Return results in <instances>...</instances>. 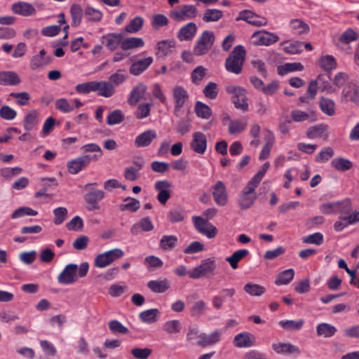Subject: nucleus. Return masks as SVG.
<instances>
[{
	"label": "nucleus",
	"mask_w": 359,
	"mask_h": 359,
	"mask_svg": "<svg viewBox=\"0 0 359 359\" xmlns=\"http://www.w3.org/2000/svg\"><path fill=\"white\" fill-rule=\"evenodd\" d=\"M89 271V264L82 262L79 266L76 264H69L57 276V282L61 285H72L79 278L85 277Z\"/></svg>",
	"instance_id": "obj_1"
},
{
	"label": "nucleus",
	"mask_w": 359,
	"mask_h": 359,
	"mask_svg": "<svg viewBox=\"0 0 359 359\" xmlns=\"http://www.w3.org/2000/svg\"><path fill=\"white\" fill-rule=\"evenodd\" d=\"M245 54L246 51L243 46H236L226 60V69L229 72L239 74L243 69Z\"/></svg>",
	"instance_id": "obj_2"
},
{
	"label": "nucleus",
	"mask_w": 359,
	"mask_h": 359,
	"mask_svg": "<svg viewBox=\"0 0 359 359\" xmlns=\"http://www.w3.org/2000/svg\"><path fill=\"white\" fill-rule=\"evenodd\" d=\"M217 268L215 257L203 259L200 264L193 268L189 273V277L192 279H199L203 277L213 276Z\"/></svg>",
	"instance_id": "obj_3"
},
{
	"label": "nucleus",
	"mask_w": 359,
	"mask_h": 359,
	"mask_svg": "<svg viewBox=\"0 0 359 359\" xmlns=\"http://www.w3.org/2000/svg\"><path fill=\"white\" fill-rule=\"evenodd\" d=\"M215 40L214 32L205 30L195 42L193 52L196 56H202L207 54L212 48Z\"/></svg>",
	"instance_id": "obj_4"
},
{
	"label": "nucleus",
	"mask_w": 359,
	"mask_h": 359,
	"mask_svg": "<svg viewBox=\"0 0 359 359\" xmlns=\"http://www.w3.org/2000/svg\"><path fill=\"white\" fill-rule=\"evenodd\" d=\"M226 91L233 95L232 102L236 108L241 109L243 111L248 109L245 89L241 86L230 85L226 87Z\"/></svg>",
	"instance_id": "obj_5"
},
{
	"label": "nucleus",
	"mask_w": 359,
	"mask_h": 359,
	"mask_svg": "<svg viewBox=\"0 0 359 359\" xmlns=\"http://www.w3.org/2000/svg\"><path fill=\"white\" fill-rule=\"evenodd\" d=\"M256 188L257 187L248 182L242 190L238 198V204L241 209H248L254 204L257 196Z\"/></svg>",
	"instance_id": "obj_6"
},
{
	"label": "nucleus",
	"mask_w": 359,
	"mask_h": 359,
	"mask_svg": "<svg viewBox=\"0 0 359 359\" xmlns=\"http://www.w3.org/2000/svg\"><path fill=\"white\" fill-rule=\"evenodd\" d=\"M351 203L349 199L341 201L327 203L320 206V210L325 214L341 213L349 214L351 212Z\"/></svg>",
	"instance_id": "obj_7"
},
{
	"label": "nucleus",
	"mask_w": 359,
	"mask_h": 359,
	"mask_svg": "<svg viewBox=\"0 0 359 359\" xmlns=\"http://www.w3.org/2000/svg\"><path fill=\"white\" fill-rule=\"evenodd\" d=\"M197 8L193 5H183L170 12V17L178 22L191 20L196 17Z\"/></svg>",
	"instance_id": "obj_8"
},
{
	"label": "nucleus",
	"mask_w": 359,
	"mask_h": 359,
	"mask_svg": "<svg viewBox=\"0 0 359 359\" xmlns=\"http://www.w3.org/2000/svg\"><path fill=\"white\" fill-rule=\"evenodd\" d=\"M192 221L196 230L208 238H212L217 235V229L207 219L199 216H194Z\"/></svg>",
	"instance_id": "obj_9"
},
{
	"label": "nucleus",
	"mask_w": 359,
	"mask_h": 359,
	"mask_svg": "<svg viewBox=\"0 0 359 359\" xmlns=\"http://www.w3.org/2000/svg\"><path fill=\"white\" fill-rule=\"evenodd\" d=\"M172 97L174 100V114L179 116L182 108L189 100L188 92L181 86H175L172 89Z\"/></svg>",
	"instance_id": "obj_10"
},
{
	"label": "nucleus",
	"mask_w": 359,
	"mask_h": 359,
	"mask_svg": "<svg viewBox=\"0 0 359 359\" xmlns=\"http://www.w3.org/2000/svg\"><path fill=\"white\" fill-rule=\"evenodd\" d=\"M211 193L215 203L219 206H224L228 203L226 187L222 181H217L211 187Z\"/></svg>",
	"instance_id": "obj_11"
},
{
	"label": "nucleus",
	"mask_w": 359,
	"mask_h": 359,
	"mask_svg": "<svg viewBox=\"0 0 359 359\" xmlns=\"http://www.w3.org/2000/svg\"><path fill=\"white\" fill-rule=\"evenodd\" d=\"M252 39L254 44L266 46H271L280 39L277 34L266 31L255 32Z\"/></svg>",
	"instance_id": "obj_12"
},
{
	"label": "nucleus",
	"mask_w": 359,
	"mask_h": 359,
	"mask_svg": "<svg viewBox=\"0 0 359 359\" xmlns=\"http://www.w3.org/2000/svg\"><path fill=\"white\" fill-rule=\"evenodd\" d=\"M92 157L90 155L79 156L67 163V168L71 174L76 175L86 168L91 162Z\"/></svg>",
	"instance_id": "obj_13"
},
{
	"label": "nucleus",
	"mask_w": 359,
	"mask_h": 359,
	"mask_svg": "<svg viewBox=\"0 0 359 359\" xmlns=\"http://www.w3.org/2000/svg\"><path fill=\"white\" fill-rule=\"evenodd\" d=\"M207 138L204 133L199 131L193 133L190 147L195 153L203 154L207 149Z\"/></svg>",
	"instance_id": "obj_14"
},
{
	"label": "nucleus",
	"mask_w": 359,
	"mask_h": 359,
	"mask_svg": "<svg viewBox=\"0 0 359 359\" xmlns=\"http://www.w3.org/2000/svg\"><path fill=\"white\" fill-rule=\"evenodd\" d=\"M154 58L151 56L134 61L130 67L129 72L132 75L139 76L144 72L153 63Z\"/></svg>",
	"instance_id": "obj_15"
},
{
	"label": "nucleus",
	"mask_w": 359,
	"mask_h": 359,
	"mask_svg": "<svg viewBox=\"0 0 359 359\" xmlns=\"http://www.w3.org/2000/svg\"><path fill=\"white\" fill-rule=\"evenodd\" d=\"M104 193L102 190H92L85 194L84 200L87 203V209L90 211L99 209L98 202L103 199Z\"/></svg>",
	"instance_id": "obj_16"
},
{
	"label": "nucleus",
	"mask_w": 359,
	"mask_h": 359,
	"mask_svg": "<svg viewBox=\"0 0 359 359\" xmlns=\"http://www.w3.org/2000/svg\"><path fill=\"white\" fill-rule=\"evenodd\" d=\"M236 20H244L250 25L255 26L264 25L266 23V19L259 17L256 13L249 10H244L238 13Z\"/></svg>",
	"instance_id": "obj_17"
},
{
	"label": "nucleus",
	"mask_w": 359,
	"mask_h": 359,
	"mask_svg": "<svg viewBox=\"0 0 359 359\" xmlns=\"http://www.w3.org/2000/svg\"><path fill=\"white\" fill-rule=\"evenodd\" d=\"M154 229V225L149 217H144L140 219L139 222L135 223L130 229L131 234L137 236L142 231L149 232Z\"/></svg>",
	"instance_id": "obj_18"
},
{
	"label": "nucleus",
	"mask_w": 359,
	"mask_h": 359,
	"mask_svg": "<svg viewBox=\"0 0 359 359\" xmlns=\"http://www.w3.org/2000/svg\"><path fill=\"white\" fill-rule=\"evenodd\" d=\"M255 343V337L250 332H243L236 334L233 338V344L238 348H249Z\"/></svg>",
	"instance_id": "obj_19"
},
{
	"label": "nucleus",
	"mask_w": 359,
	"mask_h": 359,
	"mask_svg": "<svg viewBox=\"0 0 359 359\" xmlns=\"http://www.w3.org/2000/svg\"><path fill=\"white\" fill-rule=\"evenodd\" d=\"M198 27L196 23L189 22L182 26L177 34V37L180 41H191L197 33Z\"/></svg>",
	"instance_id": "obj_20"
},
{
	"label": "nucleus",
	"mask_w": 359,
	"mask_h": 359,
	"mask_svg": "<svg viewBox=\"0 0 359 359\" xmlns=\"http://www.w3.org/2000/svg\"><path fill=\"white\" fill-rule=\"evenodd\" d=\"M175 47L172 40H162L158 41L155 47V54L158 58H163L170 54Z\"/></svg>",
	"instance_id": "obj_21"
},
{
	"label": "nucleus",
	"mask_w": 359,
	"mask_h": 359,
	"mask_svg": "<svg viewBox=\"0 0 359 359\" xmlns=\"http://www.w3.org/2000/svg\"><path fill=\"white\" fill-rule=\"evenodd\" d=\"M221 334V332L218 330L208 334L202 332L201 339L196 342V345L203 348L215 345L220 341Z\"/></svg>",
	"instance_id": "obj_22"
},
{
	"label": "nucleus",
	"mask_w": 359,
	"mask_h": 359,
	"mask_svg": "<svg viewBox=\"0 0 359 359\" xmlns=\"http://www.w3.org/2000/svg\"><path fill=\"white\" fill-rule=\"evenodd\" d=\"M95 92L100 96L108 98L115 93L114 86L109 81H94Z\"/></svg>",
	"instance_id": "obj_23"
},
{
	"label": "nucleus",
	"mask_w": 359,
	"mask_h": 359,
	"mask_svg": "<svg viewBox=\"0 0 359 359\" xmlns=\"http://www.w3.org/2000/svg\"><path fill=\"white\" fill-rule=\"evenodd\" d=\"M156 137L157 134L154 130H147L135 137V145L137 147H148Z\"/></svg>",
	"instance_id": "obj_24"
},
{
	"label": "nucleus",
	"mask_w": 359,
	"mask_h": 359,
	"mask_svg": "<svg viewBox=\"0 0 359 359\" xmlns=\"http://www.w3.org/2000/svg\"><path fill=\"white\" fill-rule=\"evenodd\" d=\"M147 89V86L142 83L135 85L128 95V104L135 106L144 97Z\"/></svg>",
	"instance_id": "obj_25"
},
{
	"label": "nucleus",
	"mask_w": 359,
	"mask_h": 359,
	"mask_svg": "<svg viewBox=\"0 0 359 359\" xmlns=\"http://www.w3.org/2000/svg\"><path fill=\"white\" fill-rule=\"evenodd\" d=\"M147 287L154 293H164L170 287V281L166 279H157L149 280L147 283Z\"/></svg>",
	"instance_id": "obj_26"
},
{
	"label": "nucleus",
	"mask_w": 359,
	"mask_h": 359,
	"mask_svg": "<svg viewBox=\"0 0 359 359\" xmlns=\"http://www.w3.org/2000/svg\"><path fill=\"white\" fill-rule=\"evenodd\" d=\"M21 82L18 74L13 71L0 72V85L16 86Z\"/></svg>",
	"instance_id": "obj_27"
},
{
	"label": "nucleus",
	"mask_w": 359,
	"mask_h": 359,
	"mask_svg": "<svg viewBox=\"0 0 359 359\" xmlns=\"http://www.w3.org/2000/svg\"><path fill=\"white\" fill-rule=\"evenodd\" d=\"M12 11L14 13L25 17L32 15L36 12V9L32 4L22 1L13 4Z\"/></svg>",
	"instance_id": "obj_28"
},
{
	"label": "nucleus",
	"mask_w": 359,
	"mask_h": 359,
	"mask_svg": "<svg viewBox=\"0 0 359 359\" xmlns=\"http://www.w3.org/2000/svg\"><path fill=\"white\" fill-rule=\"evenodd\" d=\"M51 61L50 56H46L44 49L40 50L38 55H34L30 60V68L35 70L39 67L48 65Z\"/></svg>",
	"instance_id": "obj_29"
},
{
	"label": "nucleus",
	"mask_w": 359,
	"mask_h": 359,
	"mask_svg": "<svg viewBox=\"0 0 359 359\" xmlns=\"http://www.w3.org/2000/svg\"><path fill=\"white\" fill-rule=\"evenodd\" d=\"M328 130V126L324 123L316 125L310 127L306 131V135L309 138L313 139L320 137L327 139L328 135L326 133Z\"/></svg>",
	"instance_id": "obj_30"
},
{
	"label": "nucleus",
	"mask_w": 359,
	"mask_h": 359,
	"mask_svg": "<svg viewBox=\"0 0 359 359\" xmlns=\"http://www.w3.org/2000/svg\"><path fill=\"white\" fill-rule=\"evenodd\" d=\"M105 41L107 48L110 50H114L119 45L121 46L123 35L117 33H110L102 37Z\"/></svg>",
	"instance_id": "obj_31"
},
{
	"label": "nucleus",
	"mask_w": 359,
	"mask_h": 359,
	"mask_svg": "<svg viewBox=\"0 0 359 359\" xmlns=\"http://www.w3.org/2000/svg\"><path fill=\"white\" fill-rule=\"evenodd\" d=\"M144 46V41L142 38L139 37H128L123 39L121 43V49L123 50H128L133 49H138Z\"/></svg>",
	"instance_id": "obj_32"
},
{
	"label": "nucleus",
	"mask_w": 359,
	"mask_h": 359,
	"mask_svg": "<svg viewBox=\"0 0 359 359\" xmlns=\"http://www.w3.org/2000/svg\"><path fill=\"white\" fill-rule=\"evenodd\" d=\"M272 348L278 354L299 353V348L289 343L273 344Z\"/></svg>",
	"instance_id": "obj_33"
},
{
	"label": "nucleus",
	"mask_w": 359,
	"mask_h": 359,
	"mask_svg": "<svg viewBox=\"0 0 359 359\" xmlns=\"http://www.w3.org/2000/svg\"><path fill=\"white\" fill-rule=\"evenodd\" d=\"M38 116L39 113L34 109L30 111L25 115L23 126L27 132L34 130L36 126L39 123Z\"/></svg>",
	"instance_id": "obj_34"
},
{
	"label": "nucleus",
	"mask_w": 359,
	"mask_h": 359,
	"mask_svg": "<svg viewBox=\"0 0 359 359\" xmlns=\"http://www.w3.org/2000/svg\"><path fill=\"white\" fill-rule=\"evenodd\" d=\"M70 14L72 19V25L74 27H79L82 21V18L84 15V11L81 6L77 4H74L70 8Z\"/></svg>",
	"instance_id": "obj_35"
},
{
	"label": "nucleus",
	"mask_w": 359,
	"mask_h": 359,
	"mask_svg": "<svg viewBox=\"0 0 359 359\" xmlns=\"http://www.w3.org/2000/svg\"><path fill=\"white\" fill-rule=\"evenodd\" d=\"M249 254L246 249H241L235 251L231 256L227 257L226 261L228 262L233 269L238 267V263Z\"/></svg>",
	"instance_id": "obj_36"
},
{
	"label": "nucleus",
	"mask_w": 359,
	"mask_h": 359,
	"mask_svg": "<svg viewBox=\"0 0 359 359\" xmlns=\"http://www.w3.org/2000/svg\"><path fill=\"white\" fill-rule=\"evenodd\" d=\"M290 27L292 32L296 35L306 34L309 31V25L299 19L292 20Z\"/></svg>",
	"instance_id": "obj_37"
},
{
	"label": "nucleus",
	"mask_w": 359,
	"mask_h": 359,
	"mask_svg": "<svg viewBox=\"0 0 359 359\" xmlns=\"http://www.w3.org/2000/svg\"><path fill=\"white\" fill-rule=\"evenodd\" d=\"M194 111L197 116L203 119H209L212 115L210 107L200 101L196 102Z\"/></svg>",
	"instance_id": "obj_38"
},
{
	"label": "nucleus",
	"mask_w": 359,
	"mask_h": 359,
	"mask_svg": "<svg viewBox=\"0 0 359 359\" xmlns=\"http://www.w3.org/2000/svg\"><path fill=\"white\" fill-rule=\"evenodd\" d=\"M178 238L175 235H164L161 237L159 245L163 250H171L177 243Z\"/></svg>",
	"instance_id": "obj_39"
},
{
	"label": "nucleus",
	"mask_w": 359,
	"mask_h": 359,
	"mask_svg": "<svg viewBox=\"0 0 359 359\" xmlns=\"http://www.w3.org/2000/svg\"><path fill=\"white\" fill-rule=\"evenodd\" d=\"M337 331V330L334 326L326 323H320L316 327L317 334L324 337H331Z\"/></svg>",
	"instance_id": "obj_40"
},
{
	"label": "nucleus",
	"mask_w": 359,
	"mask_h": 359,
	"mask_svg": "<svg viewBox=\"0 0 359 359\" xmlns=\"http://www.w3.org/2000/svg\"><path fill=\"white\" fill-rule=\"evenodd\" d=\"M331 165L338 171L344 172L350 170L353 167V163L348 159L339 157L332 161Z\"/></svg>",
	"instance_id": "obj_41"
},
{
	"label": "nucleus",
	"mask_w": 359,
	"mask_h": 359,
	"mask_svg": "<svg viewBox=\"0 0 359 359\" xmlns=\"http://www.w3.org/2000/svg\"><path fill=\"white\" fill-rule=\"evenodd\" d=\"M304 324V320L300 319L298 320H280L279 325L287 331H297L302 328Z\"/></svg>",
	"instance_id": "obj_42"
},
{
	"label": "nucleus",
	"mask_w": 359,
	"mask_h": 359,
	"mask_svg": "<svg viewBox=\"0 0 359 359\" xmlns=\"http://www.w3.org/2000/svg\"><path fill=\"white\" fill-rule=\"evenodd\" d=\"M344 96L353 102L359 100V91L356 86L353 83H348L342 91Z\"/></svg>",
	"instance_id": "obj_43"
},
{
	"label": "nucleus",
	"mask_w": 359,
	"mask_h": 359,
	"mask_svg": "<svg viewBox=\"0 0 359 359\" xmlns=\"http://www.w3.org/2000/svg\"><path fill=\"white\" fill-rule=\"evenodd\" d=\"M102 13L92 6H87L84 9L85 18L91 22H97L102 18Z\"/></svg>",
	"instance_id": "obj_44"
},
{
	"label": "nucleus",
	"mask_w": 359,
	"mask_h": 359,
	"mask_svg": "<svg viewBox=\"0 0 359 359\" xmlns=\"http://www.w3.org/2000/svg\"><path fill=\"white\" fill-rule=\"evenodd\" d=\"M318 64L326 72H330L337 67L335 58L330 55L322 56L319 60Z\"/></svg>",
	"instance_id": "obj_45"
},
{
	"label": "nucleus",
	"mask_w": 359,
	"mask_h": 359,
	"mask_svg": "<svg viewBox=\"0 0 359 359\" xmlns=\"http://www.w3.org/2000/svg\"><path fill=\"white\" fill-rule=\"evenodd\" d=\"M143 24V18L141 16H136L126 26L125 30L129 34L137 33L142 28Z\"/></svg>",
	"instance_id": "obj_46"
},
{
	"label": "nucleus",
	"mask_w": 359,
	"mask_h": 359,
	"mask_svg": "<svg viewBox=\"0 0 359 359\" xmlns=\"http://www.w3.org/2000/svg\"><path fill=\"white\" fill-rule=\"evenodd\" d=\"M159 311L157 309H151L141 312L140 319L145 323H153L157 320Z\"/></svg>",
	"instance_id": "obj_47"
},
{
	"label": "nucleus",
	"mask_w": 359,
	"mask_h": 359,
	"mask_svg": "<svg viewBox=\"0 0 359 359\" xmlns=\"http://www.w3.org/2000/svg\"><path fill=\"white\" fill-rule=\"evenodd\" d=\"M247 120H233L231 121L229 126V133L231 135L238 134L245 130L247 126Z\"/></svg>",
	"instance_id": "obj_48"
},
{
	"label": "nucleus",
	"mask_w": 359,
	"mask_h": 359,
	"mask_svg": "<svg viewBox=\"0 0 359 359\" xmlns=\"http://www.w3.org/2000/svg\"><path fill=\"white\" fill-rule=\"evenodd\" d=\"M123 203L120 205L121 211L136 212L140 208V203L138 200L127 197L123 200Z\"/></svg>",
	"instance_id": "obj_49"
},
{
	"label": "nucleus",
	"mask_w": 359,
	"mask_h": 359,
	"mask_svg": "<svg viewBox=\"0 0 359 359\" xmlns=\"http://www.w3.org/2000/svg\"><path fill=\"white\" fill-rule=\"evenodd\" d=\"M243 290L249 295L255 297H259L266 292V289L264 287L258 284L251 283L245 284L243 287Z\"/></svg>",
	"instance_id": "obj_50"
},
{
	"label": "nucleus",
	"mask_w": 359,
	"mask_h": 359,
	"mask_svg": "<svg viewBox=\"0 0 359 359\" xmlns=\"http://www.w3.org/2000/svg\"><path fill=\"white\" fill-rule=\"evenodd\" d=\"M294 269H286L278 275L275 280V284L276 285H287L294 278Z\"/></svg>",
	"instance_id": "obj_51"
},
{
	"label": "nucleus",
	"mask_w": 359,
	"mask_h": 359,
	"mask_svg": "<svg viewBox=\"0 0 359 359\" xmlns=\"http://www.w3.org/2000/svg\"><path fill=\"white\" fill-rule=\"evenodd\" d=\"M303 69L304 66L300 62L286 63L278 67V74L280 75H285L290 72L302 71Z\"/></svg>",
	"instance_id": "obj_52"
},
{
	"label": "nucleus",
	"mask_w": 359,
	"mask_h": 359,
	"mask_svg": "<svg viewBox=\"0 0 359 359\" xmlns=\"http://www.w3.org/2000/svg\"><path fill=\"white\" fill-rule=\"evenodd\" d=\"M81 151H83V153L95 152L96 154H95L93 156H91L92 160L98 159L103 154V151L101 147L97 144L95 143H90L83 145L81 147Z\"/></svg>",
	"instance_id": "obj_53"
},
{
	"label": "nucleus",
	"mask_w": 359,
	"mask_h": 359,
	"mask_svg": "<svg viewBox=\"0 0 359 359\" xmlns=\"http://www.w3.org/2000/svg\"><path fill=\"white\" fill-rule=\"evenodd\" d=\"M223 16L222 11L218 9H207L203 13V20L206 22H217Z\"/></svg>",
	"instance_id": "obj_54"
},
{
	"label": "nucleus",
	"mask_w": 359,
	"mask_h": 359,
	"mask_svg": "<svg viewBox=\"0 0 359 359\" xmlns=\"http://www.w3.org/2000/svg\"><path fill=\"white\" fill-rule=\"evenodd\" d=\"M320 107L323 113L330 116L334 114V102L331 99L322 97L320 100Z\"/></svg>",
	"instance_id": "obj_55"
},
{
	"label": "nucleus",
	"mask_w": 359,
	"mask_h": 359,
	"mask_svg": "<svg viewBox=\"0 0 359 359\" xmlns=\"http://www.w3.org/2000/svg\"><path fill=\"white\" fill-rule=\"evenodd\" d=\"M186 217V212L181 207L175 208L171 210L168 215V218L172 223L182 222Z\"/></svg>",
	"instance_id": "obj_56"
},
{
	"label": "nucleus",
	"mask_w": 359,
	"mask_h": 359,
	"mask_svg": "<svg viewBox=\"0 0 359 359\" xmlns=\"http://www.w3.org/2000/svg\"><path fill=\"white\" fill-rule=\"evenodd\" d=\"M108 326L109 330L114 334H128L129 330L128 327L124 326L121 322L116 320H111L108 323Z\"/></svg>",
	"instance_id": "obj_57"
},
{
	"label": "nucleus",
	"mask_w": 359,
	"mask_h": 359,
	"mask_svg": "<svg viewBox=\"0 0 359 359\" xmlns=\"http://www.w3.org/2000/svg\"><path fill=\"white\" fill-rule=\"evenodd\" d=\"M124 72L125 70L123 69L116 70L115 73L112 74L109 77V83H111L114 86H118L123 84L127 79V76Z\"/></svg>",
	"instance_id": "obj_58"
},
{
	"label": "nucleus",
	"mask_w": 359,
	"mask_h": 359,
	"mask_svg": "<svg viewBox=\"0 0 359 359\" xmlns=\"http://www.w3.org/2000/svg\"><path fill=\"white\" fill-rule=\"evenodd\" d=\"M124 119V115L120 109H116L110 112L107 118V123L109 126L121 123Z\"/></svg>",
	"instance_id": "obj_59"
},
{
	"label": "nucleus",
	"mask_w": 359,
	"mask_h": 359,
	"mask_svg": "<svg viewBox=\"0 0 359 359\" xmlns=\"http://www.w3.org/2000/svg\"><path fill=\"white\" fill-rule=\"evenodd\" d=\"M54 215V224L60 225L66 219L67 217L68 211L65 207H59L53 210Z\"/></svg>",
	"instance_id": "obj_60"
},
{
	"label": "nucleus",
	"mask_w": 359,
	"mask_h": 359,
	"mask_svg": "<svg viewBox=\"0 0 359 359\" xmlns=\"http://www.w3.org/2000/svg\"><path fill=\"white\" fill-rule=\"evenodd\" d=\"M201 337L202 332H201L196 327H189L186 334L187 341L190 342L191 344L196 345V342L198 340H201Z\"/></svg>",
	"instance_id": "obj_61"
},
{
	"label": "nucleus",
	"mask_w": 359,
	"mask_h": 359,
	"mask_svg": "<svg viewBox=\"0 0 359 359\" xmlns=\"http://www.w3.org/2000/svg\"><path fill=\"white\" fill-rule=\"evenodd\" d=\"M207 72V69L203 66L196 67L191 73V81L198 85L205 77Z\"/></svg>",
	"instance_id": "obj_62"
},
{
	"label": "nucleus",
	"mask_w": 359,
	"mask_h": 359,
	"mask_svg": "<svg viewBox=\"0 0 359 359\" xmlns=\"http://www.w3.org/2000/svg\"><path fill=\"white\" fill-rule=\"evenodd\" d=\"M151 106L150 103L140 104L135 112V117L138 119H143L148 117L150 114Z\"/></svg>",
	"instance_id": "obj_63"
},
{
	"label": "nucleus",
	"mask_w": 359,
	"mask_h": 359,
	"mask_svg": "<svg viewBox=\"0 0 359 359\" xmlns=\"http://www.w3.org/2000/svg\"><path fill=\"white\" fill-rule=\"evenodd\" d=\"M131 354L136 359H147L152 353L149 348H133L130 350Z\"/></svg>",
	"instance_id": "obj_64"
}]
</instances>
